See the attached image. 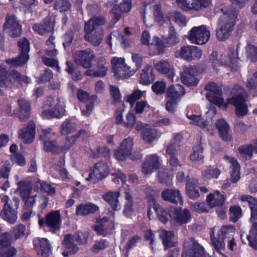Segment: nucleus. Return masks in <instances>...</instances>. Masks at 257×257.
Instances as JSON below:
<instances>
[{
  "mask_svg": "<svg viewBox=\"0 0 257 257\" xmlns=\"http://www.w3.org/2000/svg\"><path fill=\"white\" fill-rule=\"evenodd\" d=\"M205 89L210 91L206 95L207 99L217 106L226 110L229 104L235 107V113L237 116H243L248 113V109L244 96L245 91L240 85H235L231 91V97L227 99L225 102L222 96V89L216 83L209 82L205 87Z\"/></svg>",
  "mask_w": 257,
  "mask_h": 257,
  "instance_id": "obj_1",
  "label": "nucleus"
},
{
  "mask_svg": "<svg viewBox=\"0 0 257 257\" xmlns=\"http://www.w3.org/2000/svg\"><path fill=\"white\" fill-rule=\"evenodd\" d=\"M223 13L218 23L216 30L217 39L219 41H224L230 36L237 20V13L234 9L223 7L220 8Z\"/></svg>",
  "mask_w": 257,
  "mask_h": 257,
  "instance_id": "obj_2",
  "label": "nucleus"
},
{
  "mask_svg": "<svg viewBox=\"0 0 257 257\" xmlns=\"http://www.w3.org/2000/svg\"><path fill=\"white\" fill-rule=\"evenodd\" d=\"M65 113L64 103L59 98L48 97L44 104L42 115L47 118L60 117Z\"/></svg>",
  "mask_w": 257,
  "mask_h": 257,
  "instance_id": "obj_3",
  "label": "nucleus"
},
{
  "mask_svg": "<svg viewBox=\"0 0 257 257\" xmlns=\"http://www.w3.org/2000/svg\"><path fill=\"white\" fill-rule=\"evenodd\" d=\"M240 44H238L236 48V54L234 52L231 50L229 51L227 56L218 60L217 59H213L214 57H216L217 55L216 53H213L211 58V64L214 69L217 70L218 67L221 65V63H223L225 65L228 66L232 71H235L237 70L238 67V61L236 58V55H237Z\"/></svg>",
  "mask_w": 257,
  "mask_h": 257,
  "instance_id": "obj_4",
  "label": "nucleus"
},
{
  "mask_svg": "<svg viewBox=\"0 0 257 257\" xmlns=\"http://www.w3.org/2000/svg\"><path fill=\"white\" fill-rule=\"evenodd\" d=\"M109 172V168L104 162H100L96 163L92 168L89 170L88 173L83 174L86 180L92 183H95L100 180L105 178Z\"/></svg>",
  "mask_w": 257,
  "mask_h": 257,
  "instance_id": "obj_5",
  "label": "nucleus"
},
{
  "mask_svg": "<svg viewBox=\"0 0 257 257\" xmlns=\"http://www.w3.org/2000/svg\"><path fill=\"white\" fill-rule=\"evenodd\" d=\"M17 188L15 192H18L24 202L25 208L29 210L32 206V184L30 181L22 180L17 183Z\"/></svg>",
  "mask_w": 257,
  "mask_h": 257,
  "instance_id": "obj_6",
  "label": "nucleus"
},
{
  "mask_svg": "<svg viewBox=\"0 0 257 257\" xmlns=\"http://www.w3.org/2000/svg\"><path fill=\"white\" fill-rule=\"evenodd\" d=\"M210 37V32L204 26L193 27L189 32V40L194 44L203 45L206 43Z\"/></svg>",
  "mask_w": 257,
  "mask_h": 257,
  "instance_id": "obj_7",
  "label": "nucleus"
},
{
  "mask_svg": "<svg viewBox=\"0 0 257 257\" xmlns=\"http://www.w3.org/2000/svg\"><path fill=\"white\" fill-rule=\"evenodd\" d=\"M133 139L128 137L124 139L118 148L114 151V156L119 161H124L132 154Z\"/></svg>",
  "mask_w": 257,
  "mask_h": 257,
  "instance_id": "obj_8",
  "label": "nucleus"
},
{
  "mask_svg": "<svg viewBox=\"0 0 257 257\" xmlns=\"http://www.w3.org/2000/svg\"><path fill=\"white\" fill-rule=\"evenodd\" d=\"M95 57L93 52L90 49L78 51L75 55L76 62L84 68L92 67V62Z\"/></svg>",
  "mask_w": 257,
  "mask_h": 257,
  "instance_id": "obj_9",
  "label": "nucleus"
},
{
  "mask_svg": "<svg viewBox=\"0 0 257 257\" xmlns=\"http://www.w3.org/2000/svg\"><path fill=\"white\" fill-rule=\"evenodd\" d=\"M177 54L180 57L188 61L200 59L202 54L201 50L197 47L190 45L182 47Z\"/></svg>",
  "mask_w": 257,
  "mask_h": 257,
  "instance_id": "obj_10",
  "label": "nucleus"
},
{
  "mask_svg": "<svg viewBox=\"0 0 257 257\" xmlns=\"http://www.w3.org/2000/svg\"><path fill=\"white\" fill-rule=\"evenodd\" d=\"M4 31L13 38H16L22 34V27L14 16H9L4 25Z\"/></svg>",
  "mask_w": 257,
  "mask_h": 257,
  "instance_id": "obj_11",
  "label": "nucleus"
},
{
  "mask_svg": "<svg viewBox=\"0 0 257 257\" xmlns=\"http://www.w3.org/2000/svg\"><path fill=\"white\" fill-rule=\"evenodd\" d=\"M196 69L192 67H184L181 74L182 83L187 86H196L199 82V80L196 77Z\"/></svg>",
  "mask_w": 257,
  "mask_h": 257,
  "instance_id": "obj_12",
  "label": "nucleus"
},
{
  "mask_svg": "<svg viewBox=\"0 0 257 257\" xmlns=\"http://www.w3.org/2000/svg\"><path fill=\"white\" fill-rule=\"evenodd\" d=\"M75 242V239L72 234H66L64 235L62 242V245L65 249L62 253L64 257H67L69 254H74L78 252L79 247Z\"/></svg>",
  "mask_w": 257,
  "mask_h": 257,
  "instance_id": "obj_13",
  "label": "nucleus"
},
{
  "mask_svg": "<svg viewBox=\"0 0 257 257\" xmlns=\"http://www.w3.org/2000/svg\"><path fill=\"white\" fill-rule=\"evenodd\" d=\"M225 161L229 164L230 169V181L236 183L240 179V166L237 160L233 157L224 156Z\"/></svg>",
  "mask_w": 257,
  "mask_h": 257,
  "instance_id": "obj_14",
  "label": "nucleus"
},
{
  "mask_svg": "<svg viewBox=\"0 0 257 257\" xmlns=\"http://www.w3.org/2000/svg\"><path fill=\"white\" fill-rule=\"evenodd\" d=\"M154 67L156 71L161 74H166L172 80L175 75L174 69L172 65L167 60H161L154 63Z\"/></svg>",
  "mask_w": 257,
  "mask_h": 257,
  "instance_id": "obj_15",
  "label": "nucleus"
},
{
  "mask_svg": "<svg viewBox=\"0 0 257 257\" xmlns=\"http://www.w3.org/2000/svg\"><path fill=\"white\" fill-rule=\"evenodd\" d=\"M161 196L165 201L174 204H183L182 196L180 191L177 189H166L161 193Z\"/></svg>",
  "mask_w": 257,
  "mask_h": 257,
  "instance_id": "obj_16",
  "label": "nucleus"
},
{
  "mask_svg": "<svg viewBox=\"0 0 257 257\" xmlns=\"http://www.w3.org/2000/svg\"><path fill=\"white\" fill-rule=\"evenodd\" d=\"M160 166L159 157L156 155H151L147 157L143 164L142 171L145 174L152 173L154 170L157 169Z\"/></svg>",
  "mask_w": 257,
  "mask_h": 257,
  "instance_id": "obj_17",
  "label": "nucleus"
},
{
  "mask_svg": "<svg viewBox=\"0 0 257 257\" xmlns=\"http://www.w3.org/2000/svg\"><path fill=\"white\" fill-rule=\"evenodd\" d=\"M84 32L85 33V39L92 46L97 47L100 45L103 37L102 30L94 31L91 29L87 30L84 28Z\"/></svg>",
  "mask_w": 257,
  "mask_h": 257,
  "instance_id": "obj_18",
  "label": "nucleus"
},
{
  "mask_svg": "<svg viewBox=\"0 0 257 257\" xmlns=\"http://www.w3.org/2000/svg\"><path fill=\"white\" fill-rule=\"evenodd\" d=\"M45 223L52 230H59L61 224L60 211L56 210L48 213L46 216Z\"/></svg>",
  "mask_w": 257,
  "mask_h": 257,
  "instance_id": "obj_19",
  "label": "nucleus"
},
{
  "mask_svg": "<svg viewBox=\"0 0 257 257\" xmlns=\"http://www.w3.org/2000/svg\"><path fill=\"white\" fill-rule=\"evenodd\" d=\"M182 140L183 136L181 134H175L166 147V154L170 156L177 154L183 145Z\"/></svg>",
  "mask_w": 257,
  "mask_h": 257,
  "instance_id": "obj_20",
  "label": "nucleus"
},
{
  "mask_svg": "<svg viewBox=\"0 0 257 257\" xmlns=\"http://www.w3.org/2000/svg\"><path fill=\"white\" fill-rule=\"evenodd\" d=\"M204 251L202 246L194 241H192L190 246L185 248L182 257H203Z\"/></svg>",
  "mask_w": 257,
  "mask_h": 257,
  "instance_id": "obj_21",
  "label": "nucleus"
},
{
  "mask_svg": "<svg viewBox=\"0 0 257 257\" xmlns=\"http://www.w3.org/2000/svg\"><path fill=\"white\" fill-rule=\"evenodd\" d=\"M20 111L18 114V117L21 121L27 120L31 116V103L25 99H21L18 100Z\"/></svg>",
  "mask_w": 257,
  "mask_h": 257,
  "instance_id": "obj_22",
  "label": "nucleus"
},
{
  "mask_svg": "<svg viewBox=\"0 0 257 257\" xmlns=\"http://www.w3.org/2000/svg\"><path fill=\"white\" fill-rule=\"evenodd\" d=\"M15 208L7 205H4L3 209L1 211L0 215L1 217L10 224H14L18 219L17 212Z\"/></svg>",
  "mask_w": 257,
  "mask_h": 257,
  "instance_id": "obj_23",
  "label": "nucleus"
},
{
  "mask_svg": "<svg viewBox=\"0 0 257 257\" xmlns=\"http://www.w3.org/2000/svg\"><path fill=\"white\" fill-rule=\"evenodd\" d=\"M150 206H152L154 210L156 212L158 217L160 221L165 223L168 220V214L165 209L156 202V199L153 196L148 198Z\"/></svg>",
  "mask_w": 257,
  "mask_h": 257,
  "instance_id": "obj_24",
  "label": "nucleus"
},
{
  "mask_svg": "<svg viewBox=\"0 0 257 257\" xmlns=\"http://www.w3.org/2000/svg\"><path fill=\"white\" fill-rule=\"evenodd\" d=\"M185 92L184 88L182 85L178 84L172 85L168 88L166 97L179 101Z\"/></svg>",
  "mask_w": 257,
  "mask_h": 257,
  "instance_id": "obj_25",
  "label": "nucleus"
},
{
  "mask_svg": "<svg viewBox=\"0 0 257 257\" xmlns=\"http://www.w3.org/2000/svg\"><path fill=\"white\" fill-rule=\"evenodd\" d=\"M216 227H214L212 228L210 232V237L213 246L215 250L219 253L225 249V243L223 237L219 236V234L216 233Z\"/></svg>",
  "mask_w": 257,
  "mask_h": 257,
  "instance_id": "obj_26",
  "label": "nucleus"
},
{
  "mask_svg": "<svg viewBox=\"0 0 257 257\" xmlns=\"http://www.w3.org/2000/svg\"><path fill=\"white\" fill-rule=\"evenodd\" d=\"M225 198L223 195L219 191H216L213 193H210L206 197V202L208 203L210 209L222 206L225 201Z\"/></svg>",
  "mask_w": 257,
  "mask_h": 257,
  "instance_id": "obj_27",
  "label": "nucleus"
},
{
  "mask_svg": "<svg viewBox=\"0 0 257 257\" xmlns=\"http://www.w3.org/2000/svg\"><path fill=\"white\" fill-rule=\"evenodd\" d=\"M216 126L218 130L220 137L224 141L229 142L232 139L229 134L230 127L228 124L224 119L218 120Z\"/></svg>",
  "mask_w": 257,
  "mask_h": 257,
  "instance_id": "obj_28",
  "label": "nucleus"
},
{
  "mask_svg": "<svg viewBox=\"0 0 257 257\" xmlns=\"http://www.w3.org/2000/svg\"><path fill=\"white\" fill-rule=\"evenodd\" d=\"M153 68L150 65H146L142 70L140 74V82L144 85L151 83L154 80Z\"/></svg>",
  "mask_w": 257,
  "mask_h": 257,
  "instance_id": "obj_29",
  "label": "nucleus"
},
{
  "mask_svg": "<svg viewBox=\"0 0 257 257\" xmlns=\"http://www.w3.org/2000/svg\"><path fill=\"white\" fill-rule=\"evenodd\" d=\"M119 196V191H109L104 194L102 197L105 201L110 204L114 210H118L120 208V205L118 199Z\"/></svg>",
  "mask_w": 257,
  "mask_h": 257,
  "instance_id": "obj_30",
  "label": "nucleus"
},
{
  "mask_svg": "<svg viewBox=\"0 0 257 257\" xmlns=\"http://www.w3.org/2000/svg\"><path fill=\"white\" fill-rule=\"evenodd\" d=\"M35 241V249L38 254L46 256L50 251V245L47 239L36 238Z\"/></svg>",
  "mask_w": 257,
  "mask_h": 257,
  "instance_id": "obj_31",
  "label": "nucleus"
},
{
  "mask_svg": "<svg viewBox=\"0 0 257 257\" xmlns=\"http://www.w3.org/2000/svg\"><path fill=\"white\" fill-rule=\"evenodd\" d=\"M98 209V206L92 203L81 204L76 207V214L85 216L89 214L93 213Z\"/></svg>",
  "mask_w": 257,
  "mask_h": 257,
  "instance_id": "obj_32",
  "label": "nucleus"
},
{
  "mask_svg": "<svg viewBox=\"0 0 257 257\" xmlns=\"http://www.w3.org/2000/svg\"><path fill=\"white\" fill-rule=\"evenodd\" d=\"M198 184V181L196 179H191L187 181L186 185V192L190 198L196 199L199 197V191L196 189Z\"/></svg>",
  "mask_w": 257,
  "mask_h": 257,
  "instance_id": "obj_33",
  "label": "nucleus"
},
{
  "mask_svg": "<svg viewBox=\"0 0 257 257\" xmlns=\"http://www.w3.org/2000/svg\"><path fill=\"white\" fill-rule=\"evenodd\" d=\"M241 201H246L248 202L251 210L250 220H255L257 219V200L250 195H241L239 197Z\"/></svg>",
  "mask_w": 257,
  "mask_h": 257,
  "instance_id": "obj_34",
  "label": "nucleus"
},
{
  "mask_svg": "<svg viewBox=\"0 0 257 257\" xmlns=\"http://www.w3.org/2000/svg\"><path fill=\"white\" fill-rule=\"evenodd\" d=\"M160 237L162 239L163 244L165 249L174 246L175 243L172 241V237L174 236L173 232L164 229H160L158 231Z\"/></svg>",
  "mask_w": 257,
  "mask_h": 257,
  "instance_id": "obj_35",
  "label": "nucleus"
},
{
  "mask_svg": "<svg viewBox=\"0 0 257 257\" xmlns=\"http://www.w3.org/2000/svg\"><path fill=\"white\" fill-rule=\"evenodd\" d=\"M106 22V20L103 16L93 17L85 23L84 28L87 30H94L98 27L105 25Z\"/></svg>",
  "mask_w": 257,
  "mask_h": 257,
  "instance_id": "obj_36",
  "label": "nucleus"
},
{
  "mask_svg": "<svg viewBox=\"0 0 257 257\" xmlns=\"http://www.w3.org/2000/svg\"><path fill=\"white\" fill-rule=\"evenodd\" d=\"M141 135L143 139L149 143L160 136V133L157 129L151 127H147L144 129Z\"/></svg>",
  "mask_w": 257,
  "mask_h": 257,
  "instance_id": "obj_37",
  "label": "nucleus"
},
{
  "mask_svg": "<svg viewBox=\"0 0 257 257\" xmlns=\"http://www.w3.org/2000/svg\"><path fill=\"white\" fill-rule=\"evenodd\" d=\"M34 189L38 192L47 193L49 195H53L55 193V188L52 187L51 184L41 181L40 180L35 182Z\"/></svg>",
  "mask_w": 257,
  "mask_h": 257,
  "instance_id": "obj_38",
  "label": "nucleus"
},
{
  "mask_svg": "<svg viewBox=\"0 0 257 257\" xmlns=\"http://www.w3.org/2000/svg\"><path fill=\"white\" fill-rule=\"evenodd\" d=\"M220 173L221 171L218 168L214 167H209L202 172L201 176L205 180L217 179L220 175Z\"/></svg>",
  "mask_w": 257,
  "mask_h": 257,
  "instance_id": "obj_39",
  "label": "nucleus"
},
{
  "mask_svg": "<svg viewBox=\"0 0 257 257\" xmlns=\"http://www.w3.org/2000/svg\"><path fill=\"white\" fill-rule=\"evenodd\" d=\"M108 63L106 59L103 57L98 58L96 62V67L95 68L99 77H103L106 75L108 69Z\"/></svg>",
  "mask_w": 257,
  "mask_h": 257,
  "instance_id": "obj_40",
  "label": "nucleus"
},
{
  "mask_svg": "<svg viewBox=\"0 0 257 257\" xmlns=\"http://www.w3.org/2000/svg\"><path fill=\"white\" fill-rule=\"evenodd\" d=\"M19 136L24 143H31L32 141V124L30 123L21 130Z\"/></svg>",
  "mask_w": 257,
  "mask_h": 257,
  "instance_id": "obj_41",
  "label": "nucleus"
},
{
  "mask_svg": "<svg viewBox=\"0 0 257 257\" xmlns=\"http://www.w3.org/2000/svg\"><path fill=\"white\" fill-rule=\"evenodd\" d=\"M145 95L146 91H142L139 89H136L131 94L124 97V99L131 106H133L136 101L141 99L142 97H145Z\"/></svg>",
  "mask_w": 257,
  "mask_h": 257,
  "instance_id": "obj_42",
  "label": "nucleus"
},
{
  "mask_svg": "<svg viewBox=\"0 0 257 257\" xmlns=\"http://www.w3.org/2000/svg\"><path fill=\"white\" fill-rule=\"evenodd\" d=\"M124 191L125 202L124 206L123 213L127 215L133 210V200L128 188H124L121 189Z\"/></svg>",
  "mask_w": 257,
  "mask_h": 257,
  "instance_id": "obj_43",
  "label": "nucleus"
},
{
  "mask_svg": "<svg viewBox=\"0 0 257 257\" xmlns=\"http://www.w3.org/2000/svg\"><path fill=\"white\" fill-rule=\"evenodd\" d=\"M44 147L46 152H51L54 153H59L64 152L63 146L57 144L56 141H44Z\"/></svg>",
  "mask_w": 257,
  "mask_h": 257,
  "instance_id": "obj_44",
  "label": "nucleus"
},
{
  "mask_svg": "<svg viewBox=\"0 0 257 257\" xmlns=\"http://www.w3.org/2000/svg\"><path fill=\"white\" fill-rule=\"evenodd\" d=\"M29 58V56L24 55L22 56V55L20 54L18 57L7 59L6 62L11 67H20L28 61Z\"/></svg>",
  "mask_w": 257,
  "mask_h": 257,
  "instance_id": "obj_45",
  "label": "nucleus"
},
{
  "mask_svg": "<svg viewBox=\"0 0 257 257\" xmlns=\"http://www.w3.org/2000/svg\"><path fill=\"white\" fill-rule=\"evenodd\" d=\"M235 232L234 228L231 225L222 226L220 228L216 227V233L223 238H231Z\"/></svg>",
  "mask_w": 257,
  "mask_h": 257,
  "instance_id": "obj_46",
  "label": "nucleus"
},
{
  "mask_svg": "<svg viewBox=\"0 0 257 257\" xmlns=\"http://www.w3.org/2000/svg\"><path fill=\"white\" fill-rule=\"evenodd\" d=\"M118 39V40L124 45V47L128 46L130 44L129 42H124L123 41V38L121 35H120L118 31H113L111 34L108 36L106 42L109 46L110 48H111L112 47V43L111 41L113 42H115L116 40Z\"/></svg>",
  "mask_w": 257,
  "mask_h": 257,
  "instance_id": "obj_47",
  "label": "nucleus"
},
{
  "mask_svg": "<svg viewBox=\"0 0 257 257\" xmlns=\"http://www.w3.org/2000/svg\"><path fill=\"white\" fill-rule=\"evenodd\" d=\"M168 18L170 21H175L181 27L185 26L187 23L185 17L178 12L168 13Z\"/></svg>",
  "mask_w": 257,
  "mask_h": 257,
  "instance_id": "obj_48",
  "label": "nucleus"
},
{
  "mask_svg": "<svg viewBox=\"0 0 257 257\" xmlns=\"http://www.w3.org/2000/svg\"><path fill=\"white\" fill-rule=\"evenodd\" d=\"M118 70L121 72L122 71L121 74L119 73L120 72H118V70L114 71V75L118 78H124L133 75L135 73V71L132 70L131 67L127 66L126 64H124L122 67L119 68Z\"/></svg>",
  "mask_w": 257,
  "mask_h": 257,
  "instance_id": "obj_49",
  "label": "nucleus"
},
{
  "mask_svg": "<svg viewBox=\"0 0 257 257\" xmlns=\"http://www.w3.org/2000/svg\"><path fill=\"white\" fill-rule=\"evenodd\" d=\"M191 219V214L190 211L187 209H184L179 212H177L175 220L180 224L187 223Z\"/></svg>",
  "mask_w": 257,
  "mask_h": 257,
  "instance_id": "obj_50",
  "label": "nucleus"
},
{
  "mask_svg": "<svg viewBox=\"0 0 257 257\" xmlns=\"http://www.w3.org/2000/svg\"><path fill=\"white\" fill-rule=\"evenodd\" d=\"M87 132L83 130H80L78 133L75 135L67 137L66 138V144L63 146L64 148V152L67 151L76 141L78 138L80 136H87Z\"/></svg>",
  "mask_w": 257,
  "mask_h": 257,
  "instance_id": "obj_51",
  "label": "nucleus"
},
{
  "mask_svg": "<svg viewBox=\"0 0 257 257\" xmlns=\"http://www.w3.org/2000/svg\"><path fill=\"white\" fill-rule=\"evenodd\" d=\"M12 235L15 240L22 238L26 234V229L24 225L18 224L13 227Z\"/></svg>",
  "mask_w": 257,
  "mask_h": 257,
  "instance_id": "obj_52",
  "label": "nucleus"
},
{
  "mask_svg": "<svg viewBox=\"0 0 257 257\" xmlns=\"http://www.w3.org/2000/svg\"><path fill=\"white\" fill-rule=\"evenodd\" d=\"M150 46H155L156 50V51L153 53L154 55H160L163 54L164 52L165 46L164 42L157 37H153Z\"/></svg>",
  "mask_w": 257,
  "mask_h": 257,
  "instance_id": "obj_53",
  "label": "nucleus"
},
{
  "mask_svg": "<svg viewBox=\"0 0 257 257\" xmlns=\"http://www.w3.org/2000/svg\"><path fill=\"white\" fill-rule=\"evenodd\" d=\"M247 238L249 245L252 247L257 243V222H253L250 227Z\"/></svg>",
  "mask_w": 257,
  "mask_h": 257,
  "instance_id": "obj_54",
  "label": "nucleus"
},
{
  "mask_svg": "<svg viewBox=\"0 0 257 257\" xmlns=\"http://www.w3.org/2000/svg\"><path fill=\"white\" fill-rule=\"evenodd\" d=\"M71 5L67 0H57L54 3V9L60 12H64L69 11Z\"/></svg>",
  "mask_w": 257,
  "mask_h": 257,
  "instance_id": "obj_55",
  "label": "nucleus"
},
{
  "mask_svg": "<svg viewBox=\"0 0 257 257\" xmlns=\"http://www.w3.org/2000/svg\"><path fill=\"white\" fill-rule=\"evenodd\" d=\"M211 0H192L191 11H198L208 7Z\"/></svg>",
  "mask_w": 257,
  "mask_h": 257,
  "instance_id": "obj_56",
  "label": "nucleus"
},
{
  "mask_svg": "<svg viewBox=\"0 0 257 257\" xmlns=\"http://www.w3.org/2000/svg\"><path fill=\"white\" fill-rule=\"evenodd\" d=\"M191 209L197 213L207 212L210 209L208 203L206 202H195L191 205Z\"/></svg>",
  "mask_w": 257,
  "mask_h": 257,
  "instance_id": "obj_57",
  "label": "nucleus"
},
{
  "mask_svg": "<svg viewBox=\"0 0 257 257\" xmlns=\"http://www.w3.org/2000/svg\"><path fill=\"white\" fill-rule=\"evenodd\" d=\"M203 149L201 145L199 144L193 148V152L190 156V158L192 161H197L203 159Z\"/></svg>",
  "mask_w": 257,
  "mask_h": 257,
  "instance_id": "obj_58",
  "label": "nucleus"
},
{
  "mask_svg": "<svg viewBox=\"0 0 257 257\" xmlns=\"http://www.w3.org/2000/svg\"><path fill=\"white\" fill-rule=\"evenodd\" d=\"M166 42L169 46H174L179 42V36L173 26H170L169 28V35L166 39Z\"/></svg>",
  "mask_w": 257,
  "mask_h": 257,
  "instance_id": "obj_59",
  "label": "nucleus"
},
{
  "mask_svg": "<svg viewBox=\"0 0 257 257\" xmlns=\"http://www.w3.org/2000/svg\"><path fill=\"white\" fill-rule=\"evenodd\" d=\"M187 117L190 120V123L191 124L198 125L202 128L205 127L207 125V122L200 115H189L187 114Z\"/></svg>",
  "mask_w": 257,
  "mask_h": 257,
  "instance_id": "obj_60",
  "label": "nucleus"
},
{
  "mask_svg": "<svg viewBox=\"0 0 257 257\" xmlns=\"http://www.w3.org/2000/svg\"><path fill=\"white\" fill-rule=\"evenodd\" d=\"M237 151L241 156L245 157L246 159H250L252 157L253 153L251 143L240 146L238 148Z\"/></svg>",
  "mask_w": 257,
  "mask_h": 257,
  "instance_id": "obj_61",
  "label": "nucleus"
},
{
  "mask_svg": "<svg viewBox=\"0 0 257 257\" xmlns=\"http://www.w3.org/2000/svg\"><path fill=\"white\" fill-rule=\"evenodd\" d=\"M10 81L6 69L0 66V87L10 86Z\"/></svg>",
  "mask_w": 257,
  "mask_h": 257,
  "instance_id": "obj_62",
  "label": "nucleus"
},
{
  "mask_svg": "<svg viewBox=\"0 0 257 257\" xmlns=\"http://www.w3.org/2000/svg\"><path fill=\"white\" fill-rule=\"evenodd\" d=\"M153 14L155 20L160 24H162L164 22L163 13L161 11L160 4H156L152 6Z\"/></svg>",
  "mask_w": 257,
  "mask_h": 257,
  "instance_id": "obj_63",
  "label": "nucleus"
},
{
  "mask_svg": "<svg viewBox=\"0 0 257 257\" xmlns=\"http://www.w3.org/2000/svg\"><path fill=\"white\" fill-rule=\"evenodd\" d=\"M246 55L252 62L257 61V47L252 44H248L246 47Z\"/></svg>",
  "mask_w": 257,
  "mask_h": 257,
  "instance_id": "obj_64",
  "label": "nucleus"
}]
</instances>
